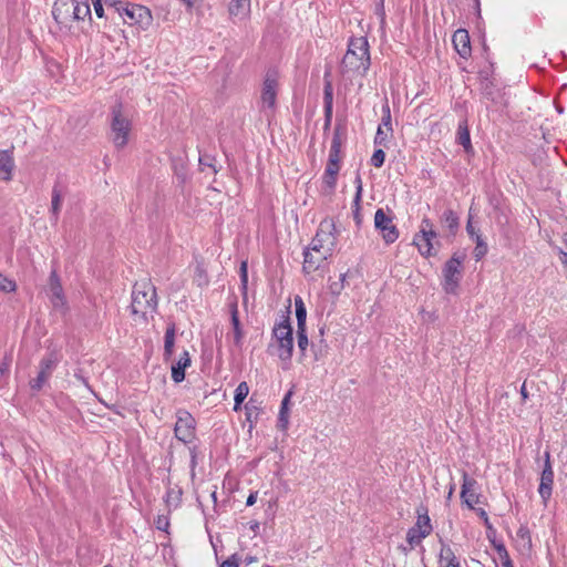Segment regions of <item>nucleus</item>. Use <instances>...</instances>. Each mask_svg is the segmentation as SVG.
<instances>
[{
  "label": "nucleus",
  "instance_id": "nucleus-1",
  "mask_svg": "<svg viewBox=\"0 0 567 567\" xmlns=\"http://www.w3.org/2000/svg\"><path fill=\"white\" fill-rule=\"evenodd\" d=\"M157 310L156 288L150 279L136 281L132 291L131 312L135 320L146 321Z\"/></svg>",
  "mask_w": 567,
  "mask_h": 567
},
{
  "label": "nucleus",
  "instance_id": "nucleus-2",
  "mask_svg": "<svg viewBox=\"0 0 567 567\" xmlns=\"http://www.w3.org/2000/svg\"><path fill=\"white\" fill-rule=\"evenodd\" d=\"M370 68L369 43L365 37L352 38L341 62L342 74L358 72L365 74Z\"/></svg>",
  "mask_w": 567,
  "mask_h": 567
},
{
  "label": "nucleus",
  "instance_id": "nucleus-3",
  "mask_svg": "<svg viewBox=\"0 0 567 567\" xmlns=\"http://www.w3.org/2000/svg\"><path fill=\"white\" fill-rule=\"evenodd\" d=\"M131 128L132 123L123 114L122 103H116L111 110V141L117 150L127 144Z\"/></svg>",
  "mask_w": 567,
  "mask_h": 567
},
{
  "label": "nucleus",
  "instance_id": "nucleus-4",
  "mask_svg": "<svg viewBox=\"0 0 567 567\" xmlns=\"http://www.w3.org/2000/svg\"><path fill=\"white\" fill-rule=\"evenodd\" d=\"M272 338L277 344V355L282 361H290L293 352L292 327L288 317H284L272 329Z\"/></svg>",
  "mask_w": 567,
  "mask_h": 567
},
{
  "label": "nucleus",
  "instance_id": "nucleus-5",
  "mask_svg": "<svg viewBox=\"0 0 567 567\" xmlns=\"http://www.w3.org/2000/svg\"><path fill=\"white\" fill-rule=\"evenodd\" d=\"M465 254L454 252L443 267V289L446 293L455 295L462 279Z\"/></svg>",
  "mask_w": 567,
  "mask_h": 567
},
{
  "label": "nucleus",
  "instance_id": "nucleus-6",
  "mask_svg": "<svg viewBox=\"0 0 567 567\" xmlns=\"http://www.w3.org/2000/svg\"><path fill=\"white\" fill-rule=\"evenodd\" d=\"M114 9L130 25L138 24L142 29H146L152 22L151 11L144 6L115 2Z\"/></svg>",
  "mask_w": 567,
  "mask_h": 567
},
{
  "label": "nucleus",
  "instance_id": "nucleus-7",
  "mask_svg": "<svg viewBox=\"0 0 567 567\" xmlns=\"http://www.w3.org/2000/svg\"><path fill=\"white\" fill-rule=\"evenodd\" d=\"M337 238L334 235V224L332 220L324 219L320 223L316 236L312 238L310 249L316 254L330 256Z\"/></svg>",
  "mask_w": 567,
  "mask_h": 567
},
{
  "label": "nucleus",
  "instance_id": "nucleus-8",
  "mask_svg": "<svg viewBox=\"0 0 567 567\" xmlns=\"http://www.w3.org/2000/svg\"><path fill=\"white\" fill-rule=\"evenodd\" d=\"M59 355L55 352L45 354L39 363V373L37 378L30 380L29 384L32 391L39 392L53 374L58 363Z\"/></svg>",
  "mask_w": 567,
  "mask_h": 567
},
{
  "label": "nucleus",
  "instance_id": "nucleus-9",
  "mask_svg": "<svg viewBox=\"0 0 567 567\" xmlns=\"http://www.w3.org/2000/svg\"><path fill=\"white\" fill-rule=\"evenodd\" d=\"M49 299L55 311L62 315L69 311L68 300L55 269H53L49 276Z\"/></svg>",
  "mask_w": 567,
  "mask_h": 567
},
{
  "label": "nucleus",
  "instance_id": "nucleus-10",
  "mask_svg": "<svg viewBox=\"0 0 567 567\" xmlns=\"http://www.w3.org/2000/svg\"><path fill=\"white\" fill-rule=\"evenodd\" d=\"M437 237L436 231L433 229V224L430 219L424 218L421 223V229L415 234L413 244L417 247L420 254L424 257L434 255L432 252V240Z\"/></svg>",
  "mask_w": 567,
  "mask_h": 567
},
{
  "label": "nucleus",
  "instance_id": "nucleus-11",
  "mask_svg": "<svg viewBox=\"0 0 567 567\" xmlns=\"http://www.w3.org/2000/svg\"><path fill=\"white\" fill-rule=\"evenodd\" d=\"M374 227L386 245L393 244L399 238V229L394 225L392 216L382 208L377 209L374 214Z\"/></svg>",
  "mask_w": 567,
  "mask_h": 567
},
{
  "label": "nucleus",
  "instance_id": "nucleus-12",
  "mask_svg": "<svg viewBox=\"0 0 567 567\" xmlns=\"http://www.w3.org/2000/svg\"><path fill=\"white\" fill-rule=\"evenodd\" d=\"M195 425L196 422L193 415L185 410H179L174 427L176 439L184 443L190 442L195 436Z\"/></svg>",
  "mask_w": 567,
  "mask_h": 567
},
{
  "label": "nucleus",
  "instance_id": "nucleus-13",
  "mask_svg": "<svg viewBox=\"0 0 567 567\" xmlns=\"http://www.w3.org/2000/svg\"><path fill=\"white\" fill-rule=\"evenodd\" d=\"M554 485V471L550 463V453L548 451L545 452V462L544 468L540 474V482L538 486V493L542 497L544 505H547V502L551 497Z\"/></svg>",
  "mask_w": 567,
  "mask_h": 567
},
{
  "label": "nucleus",
  "instance_id": "nucleus-14",
  "mask_svg": "<svg viewBox=\"0 0 567 567\" xmlns=\"http://www.w3.org/2000/svg\"><path fill=\"white\" fill-rule=\"evenodd\" d=\"M73 0H56L52 8V16L55 22L63 27H70L74 21Z\"/></svg>",
  "mask_w": 567,
  "mask_h": 567
},
{
  "label": "nucleus",
  "instance_id": "nucleus-15",
  "mask_svg": "<svg viewBox=\"0 0 567 567\" xmlns=\"http://www.w3.org/2000/svg\"><path fill=\"white\" fill-rule=\"evenodd\" d=\"M277 80L269 73L265 78L261 90V110L272 112L277 100Z\"/></svg>",
  "mask_w": 567,
  "mask_h": 567
},
{
  "label": "nucleus",
  "instance_id": "nucleus-16",
  "mask_svg": "<svg viewBox=\"0 0 567 567\" xmlns=\"http://www.w3.org/2000/svg\"><path fill=\"white\" fill-rule=\"evenodd\" d=\"M453 45L456 52L464 59L471 55V41L470 34L465 29H458L454 32L452 38Z\"/></svg>",
  "mask_w": 567,
  "mask_h": 567
},
{
  "label": "nucleus",
  "instance_id": "nucleus-17",
  "mask_svg": "<svg viewBox=\"0 0 567 567\" xmlns=\"http://www.w3.org/2000/svg\"><path fill=\"white\" fill-rule=\"evenodd\" d=\"M440 543L439 567H461V561L452 547L443 539H440Z\"/></svg>",
  "mask_w": 567,
  "mask_h": 567
},
{
  "label": "nucleus",
  "instance_id": "nucleus-18",
  "mask_svg": "<svg viewBox=\"0 0 567 567\" xmlns=\"http://www.w3.org/2000/svg\"><path fill=\"white\" fill-rule=\"evenodd\" d=\"M475 485H476V481L473 478H470L467 473L464 472L461 498L471 509H474V504H476L478 502V495L473 492V488Z\"/></svg>",
  "mask_w": 567,
  "mask_h": 567
},
{
  "label": "nucleus",
  "instance_id": "nucleus-19",
  "mask_svg": "<svg viewBox=\"0 0 567 567\" xmlns=\"http://www.w3.org/2000/svg\"><path fill=\"white\" fill-rule=\"evenodd\" d=\"M230 322H231V337L234 344L240 349L243 347L244 330L239 321L238 307L236 302L230 305Z\"/></svg>",
  "mask_w": 567,
  "mask_h": 567
},
{
  "label": "nucleus",
  "instance_id": "nucleus-20",
  "mask_svg": "<svg viewBox=\"0 0 567 567\" xmlns=\"http://www.w3.org/2000/svg\"><path fill=\"white\" fill-rule=\"evenodd\" d=\"M190 355L184 350L178 360L172 365V379L175 383H181L185 379V370L190 365Z\"/></svg>",
  "mask_w": 567,
  "mask_h": 567
},
{
  "label": "nucleus",
  "instance_id": "nucleus-21",
  "mask_svg": "<svg viewBox=\"0 0 567 567\" xmlns=\"http://www.w3.org/2000/svg\"><path fill=\"white\" fill-rule=\"evenodd\" d=\"M341 125L334 127L333 137L331 141L328 163L340 164L341 147H342V133Z\"/></svg>",
  "mask_w": 567,
  "mask_h": 567
},
{
  "label": "nucleus",
  "instance_id": "nucleus-22",
  "mask_svg": "<svg viewBox=\"0 0 567 567\" xmlns=\"http://www.w3.org/2000/svg\"><path fill=\"white\" fill-rule=\"evenodd\" d=\"M311 249L308 248L303 252V265L302 269L306 274H311L319 269L321 262L327 259L328 256L323 254H312Z\"/></svg>",
  "mask_w": 567,
  "mask_h": 567
},
{
  "label": "nucleus",
  "instance_id": "nucleus-23",
  "mask_svg": "<svg viewBox=\"0 0 567 567\" xmlns=\"http://www.w3.org/2000/svg\"><path fill=\"white\" fill-rule=\"evenodd\" d=\"M14 161L10 151H0V179L11 181Z\"/></svg>",
  "mask_w": 567,
  "mask_h": 567
},
{
  "label": "nucleus",
  "instance_id": "nucleus-24",
  "mask_svg": "<svg viewBox=\"0 0 567 567\" xmlns=\"http://www.w3.org/2000/svg\"><path fill=\"white\" fill-rule=\"evenodd\" d=\"M228 11L233 17L246 19L250 13V0H230Z\"/></svg>",
  "mask_w": 567,
  "mask_h": 567
},
{
  "label": "nucleus",
  "instance_id": "nucleus-25",
  "mask_svg": "<svg viewBox=\"0 0 567 567\" xmlns=\"http://www.w3.org/2000/svg\"><path fill=\"white\" fill-rule=\"evenodd\" d=\"M456 140H457V143L463 146L464 151L467 154L473 152V146H472L471 136H470V130H468L466 120L458 123Z\"/></svg>",
  "mask_w": 567,
  "mask_h": 567
},
{
  "label": "nucleus",
  "instance_id": "nucleus-26",
  "mask_svg": "<svg viewBox=\"0 0 567 567\" xmlns=\"http://www.w3.org/2000/svg\"><path fill=\"white\" fill-rule=\"evenodd\" d=\"M416 514H417V520H416V524L414 525V527L419 528L420 532H422L429 536L432 532V525H431V519L427 514V508L425 506L421 505L420 507H417Z\"/></svg>",
  "mask_w": 567,
  "mask_h": 567
},
{
  "label": "nucleus",
  "instance_id": "nucleus-27",
  "mask_svg": "<svg viewBox=\"0 0 567 567\" xmlns=\"http://www.w3.org/2000/svg\"><path fill=\"white\" fill-rule=\"evenodd\" d=\"M357 190H355V195H354V199H353V219L357 224V226H361L362 224V216L360 214V202H361V197H362V181H361V177L358 175L357 176Z\"/></svg>",
  "mask_w": 567,
  "mask_h": 567
},
{
  "label": "nucleus",
  "instance_id": "nucleus-28",
  "mask_svg": "<svg viewBox=\"0 0 567 567\" xmlns=\"http://www.w3.org/2000/svg\"><path fill=\"white\" fill-rule=\"evenodd\" d=\"M175 344V324L167 327L164 337V359L167 361L173 355Z\"/></svg>",
  "mask_w": 567,
  "mask_h": 567
},
{
  "label": "nucleus",
  "instance_id": "nucleus-29",
  "mask_svg": "<svg viewBox=\"0 0 567 567\" xmlns=\"http://www.w3.org/2000/svg\"><path fill=\"white\" fill-rule=\"evenodd\" d=\"M62 200H63V196H62L60 188L58 186H54L52 188V200H51V215H52V220L54 223H56L59 219Z\"/></svg>",
  "mask_w": 567,
  "mask_h": 567
},
{
  "label": "nucleus",
  "instance_id": "nucleus-30",
  "mask_svg": "<svg viewBox=\"0 0 567 567\" xmlns=\"http://www.w3.org/2000/svg\"><path fill=\"white\" fill-rule=\"evenodd\" d=\"M443 224L449 228L452 235H455L460 227V217L452 209H447L442 216Z\"/></svg>",
  "mask_w": 567,
  "mask_h": 567
},
{
  "label": "nucleus",
  "instance_id": "nucleus-31",
  "mask_svg": "<svg viewBox=\"0 0 567 567\" xmlns=\"http://www.w3.org/2000/svg\"><path fill=\"white\" fill-rule=\"evenodd\" d=\"M74 21L84 20L86 17H91V9L87 0H73Z\"/></svg>",
  "mask_w": 567,
  "mask_h": 567
},
{
  "label": "nucleus",
  "instance_id": "nucleus-32",
  "mask_svg": "<svg viewBox=\"0 0 567 567\" xmlns=\"http://www.w3.org/2000/svg\"><path fill=\"white\" fill-rule=\"evenodd\" d=\"M323 109L333 110V87L329 80V72L324 74V86H323Z\"/></svg>",
  "mask_w": 567,
  "mask_h": 567
},
{
  "label": "nucleus",
  "instance_id": "nucleus-33",
  "mask_svg": "<svg viewBox=\"0 0 567 567\" xmlns=\"http://www.w3.org/2000/svg\"><path fill=\"white\" fill-rule=\"evenodd\" d=\"M248 393H249V386H248L247 382H245V381L240 382L235 390L234 411H239L241 409V404L245 401V399L247 398Z\"/></svg>",
  "mask_w": 567,
  "mask_h": 567
},
{
  "label": "nucleus",
  "instance_id": "nucleus-34",
  "mask_svg": "<svg viewBox=\"0 0 567 567\" xmlns=\"http://www.w3.org/2000/svg\"><path fill=\"white\" fill-rule=\"evenodd\" d=\"M295 307L297 317V329L302 330V328H306L307 309L300 297L296 298Z\"/></svg>",
  "mask_w": 567,
  "mask_h": 567
},
{
  "label": "nucleus",
  "instance_id": "nucleus-35",
  "mask_svg": "<svg viewBox=\"0 0 567 567\" xmlns=\"http://www.w3.org/2000/svg\"><path fill=\"white\" fill-rule=\"evenodd\" d=\"M245 411L246 419L250 424L257 422L260 409L257 406L256 401L252 398H250L249 401L246 403Z\"/></svg>",
  "mask_w": 567,
  "mask_h": 567
},
{
  "label": "nucleus",
  "instance_id": "nucleus-36",
  "mask_svg": "<svg viewBox=\"0 0 567 567\" xmlns=\"http://www.w3.org/2000/svg\"><path fill=\"white\" fill-rule=\"evenodd\" d=\"M494 546L501 560L502 567H514L505 545L503 543H499L495 544Z\"/></svg>",
  "mask_w": 567,
  "mask_h": 567
},
{
  "label": "nucleus",
  "instance_id": "nucleus-37",
  "mask_svg": "<svg viewBox=\"0 0 567 567\" xmlns=\"http://www.w3.org/2000/svg\"><path fill=\"white\" fill-rule=\"evenodd\" d=\"M517 540L520 543V545L526 548H532V537L529 529L526 526H520L516 533Z\"/></svg>",
  "mask_w": 567,
  "mask_h": 567
},
{
  "label": "nucleus",
  "instance_id": "nucleus-38",
  "mask_svg": "<svg viewBox=\"0 0 567 567\" xmlns=\"http://www.w3.org/2000/svg\"><path fill=\"white\" fill-rule=\"evenodd\" d=\"M426 536V534L420 532L419 528H415L413 526L406 533V540L413 547L419 545L422 542V539L425 538Z\"/></svg>",
  "mask_w": 567,
  "mask_h": 567
},
{
  "label": "nucleus",
  "instance_id": "nucleus-39",
  "mask_svg": "<svg viewBox=\"0 0 567 567\" xmlns=\"http://www.w3.org/2000/svg\"><path fill=\"white\" fill-rule=\"evenodd\" d=\"M475 244L474 257L476 260H481L487 254V244L481 235H476Z\"/></svg>",
  "mask_w": 567,
  "mask_h": 567
},
{
  "label": "nucleus",
  "instance_id": "nucleus-40",
  "mask_svg": "<svg viewBox=\"0 0 567 567\" xmlns=\"http://www.w3.org/2000/svg\"><path fill=\"white\" fill-rule=\"evenodd\" d=\"M11 362H12L11 354H6L2 359V361L0 362V384L4 383V381L9 374V371H10Z\"/></svg>",
  "mask_w": 567,
  "mask_h": 567
},
{
  "label": "nucleus",
  "instance_id": "nucleus-41",
  "mask_svg": "<svg viewBox=\"0 0 567 567\" xmlns=\"http://www.w3.org/2000/svg\"><path fill=\"white\" fill-rule=\"evenodd\" d=\"M297 338H298V348L301 352V355H305L307 347L309 346V340H308L306 328H302V330L297 329Z\"/></svg>",
  "mask_w": 567,
  "mask_h": 567
},
{
  "label": "nucleus",
  "instance_id": "nucleus-42",
  "mask_svg": "<svg viewBox=\"0 0 567 567\" xmlns=\"http://www.w3.org/2000/svg\"><path fill=\"white\" fill-rule=\"evenodd\" d=\"M382 127H386V131L392 133L393 128H392V124H391V111H390V106L388 103H385L383 106H382V122L381 124Z\"/></svg>",
  "mask_w": 567,
  "mask_h": 567
},
{
  "label": "nucleus",
  "instance_id": "nucleus-43",
  "mask_svg": "<svg viewBox=\"0 0 567 567\" xmlns=\"http://www.w3.org/2000/svg\"><path fill=\"white\" fill-rule=\"evenodd\" d=\"M17 284L0 272V290L4 292L16 291Z\"/></svg>",
  "mask_w": 567,
  "mask_h": 567
},
{
  "label": "nucleus",
  "instance_id": "nucleus-44",
  "mask_svg": "<svg viewBox=\"0 0 567 567\" xmlns=\"http://www.w3.org/2000/svg\"><path fill=\"white\" fill-rule=\"evenodd\" d=\"M385 161V153L383 150L378 148L373 152L371 157V165H373L377 168H380Z\"/></svg>",
  "mask_w": 567,
  "mask_h": 567
},
{
  "label": "nucleus",
  "instance_id": "nucleus-45",
  "mask_svg": "<svg viewBox=\"0 0 567 567\" xmlns=\"http://www.w3.org/2000/svg\"><path fill=\"white\" fill-rule=\"evenodd\" d=\"M388 131H383L382 125H379L375 136H374V144L375 145H386L388 142Z\"/></svg>",
  "mask_w": 567,
  "mask_h": 567
},
{
  "label": "nucleus",
  "instance_id": "nucleus-46",
  "mask_svg": "<svg viewBox=\"0 0 567 567\" xmlns=\"http://www.w3.org/2000/svg\"><path fill=\"white\" fill-rule=\"evenodd\" d=\"M156 528L159 530H166L169 526L168 518L164 515H159L155 520Z\"/></svg>",
  "mask_w": 567,
  "mask_h": 567
},
{
  "label": "nucleus",
  "instance_id": "nucleus-47",
  "mask_svg": "<svg viewBox=\"0 0 567 567\" xmlns=\"http://www.w3.org/2000/svg\"><path fill=\"white\" fill-rule=\"evenodd\" d=\"M322 181H323V184L326 185V187L329 188L330 190H332L337 184V176L326 175V173H324Z\"/></svg>",
  "mask_w": 567,
  "mask_h": 567
},
{
  "label": "nucleus",
  "instance_id": "nucleus-48",
  "mask_svg": "<svg viewBox=\"0 0 567 567\" xmlns=\"http://www.w3.org/2000/svg\"><path fill=\"white\" fill-rule=\"evenodd\" d=\"M179 496H181V491L168 489L166 493V503L168 505H171V502L175 501L177 504L179 501Z\"/></svg>",
  "mask_w": 567,
  "mask_h": 567
},
{
  "label": "nucleus",
  "instance_id": "nucleus-49",
  "mask_svg": "<svg viewBox=\"0 0 567 567\" xmlns=\"http://www.w3.org/2000/svg\"><path fill=\"white\" fill-rule=\"evenodd\" d=\"M239 557L237 554L231 555L228 557L220 567H238Z\"/></svg>",
  "mask_w": 567,
  "mask_h": 567
},
{
  "label": "nucleus",
  "instance_id": "nucleus-50",
  "mask_svg": "<svg viewBox=\"0 0 567 567\" xmlns=\"http://www.w3.org/2000/svg\"><path fill=\"white\" fill-rule=\"evenodd\" d=\"M339 169H340V164H333V162L327 163L324 173H326V175L338 176Z\"/></svg>",
  "mask_w": 567,
  "mask_h": 567
},
{
  "label": "nucleus",
  "instance_id": "nucleus-51",
  "mask_svg": "<svg viewBox=\"0 0 567 567\" xmlns=\"http://www.w3.org/2000/svg\"><path fill=\"white\" fill-rule=\"evenodd\" d=\"M240 280L243 284V287L246 288L248 282V272H247V262L243 261L240 265Z\"/></svg>",
  "mask_w": 567,
  "mask_h": 567
},
{
  "label": "nucleus",
  "instance_id": "nucleus-52",
  "mask_svg": "<svg viewBox=\"0 0 567 567\" xmlns=\"http://www.w3.org/2000/svg\"><path fill=\"white\" fill-rule=\"evenodd\" d=\"M466 231H467L468 236H470L473 240H475V239H476V235H480V234L476 231V229L474 228V226H473V223H472V216H471V215L468 216V220H467V223H466Z\"/></svg>",
  "mask_w": 567,
  "mask_h": 567
},
{
  "label": "nucleus",
  "instance_id": "nucleus-53",
  "mask_svg": "<svg viewBox=\"0 0 567 567\" xmlns=\"http://www.w3.org/2000/svg\"><path fill=\"white\" fill-rule=\"evenodd\" d=\"M92 4H93L94 11H95V14L99 18H102L104 16L102 0H92Z\"/></svg>",
  "mask_w": 567,
  "mask_h": 567
},
{
  "label": "nucleus",
  "instance_id": "nucleus-54",
  "mask_svg": "<svg viewBox=\"0 0 567 567\" xmlns=\"http://www.w3.org/2000/svg\"><path fill=\"white\" fill-rule=\"evenodd\" d=\"M332 112H333V110H324V124H323L324 131H328L330 128L331 121H332Z\"/></svg>",
  "mask_w": 567,
  "mask_h": 567
},
{
  "label": "nucleus",
  "instance_id": "nucleus-55",
  "mask_svg": "<svg viewBox=\"0 0 567 567\" xmlns=\"http://www.w3.org/2000/svg\"><path fill=\"white\" fill-rule=\"evenodd\" d=\"M291 392L289 391L281 401L280 412L288 413V403L290 401Z\"/></svg>",
  "mask_w": 567,
  "mask_h": 567
},
{
  "label": "nucleus",
  "instance_id": "nucleus-56",
  "mask_svg": "<svg viewBox=\"0 0 567 567\" xmlns=\"http://www.w3.org/2000/svg\"><path fill=\"white\" fill-rule=\"evenodd\" d=\"M278 422H279L280 427L286 429L288 425V413L279 412Z\"/></svg>",
  "mask_w": 567,
  "mask_h": 567
},
{
  "label": "nucleus",
  "instance_id": "nucleus-57",
  "mask_svg": "<svg viewBox=\"0 0 567 567\" xmlns=\"http://www.w3.org/2000/svg\"><path fill=\"white\" fill-rule=\"evenodd\" d=\"M196 458H197L196 449L193 447V449H190V467H192L193 471H194V468L197 465Z\"/></svg>",
  "mask_w": 567,
  "mask_h": 567
},
{
  "label": "nucleus",
  "instance_id": "nucleus-58",
  "mask_svg": "<svg viewBox=\"0 0 567 567\" xmlns=\"http://www.w3.org/2000/svg\"><path fill=\"white\" fill-rule=\"evenodd\" d=\"M256 499H257V492L250 493L249 496L247 497L246 505L252 506L256 503Z\"/></svg>",
  "mask_w": 567,
  "mask_h": 567
},
{
  "label": "nucleus",
  "instance_id": "nucleus-59",
  "mask_svg": "<svg viewBox=\"0 0 567 567\" xmlns=\"http://www.w3.org/2000/svg\"><path fill=\"white\" fill-rule=\"evenodd\" d=\"M377 13L382 18V20L384 19V0H380V3L377 7Z\"/></svg>",
  "mask_w": 567,
  "mask_h": 567
},
{
  "label": "nucleus",
  "instance_id": "nucleus-60",
  "mask_svg": "<svg viewBox=\"0 0 567 567\" xmlns=\"http://www.w3.org/2000/svg\"><path fill=\"white\" fill-rule=\"evenodd\" d=\"M558 254L561 264L567 268V252L559 248Z\"/></svg>",
  "mask_w": 567,
  "mask_h": 567
},
{
  "label": "nucleus",
  "instance_id": "nucleus-61",
  "mask_svg": "<svg viewBox=\"0 0 567 567\" xmlns=\"http://www.w3.org/2000/svg\"><path fill=\"white\" fill-rule=\"evenodd\" d=\"M477 513H478L480 517L484 519L485 524L488 525V515H487V513L483 508H478Z\"/></svg>",
  "mask_w": 567,
  "mask_h": 567
},
{
  "label": "nucleus",
  "instance_id": "nucleus-62",
  "mask_svg": "<svg viewBox=\"0 0 567 567\" xmlns=\"http://www.w3.org/2000/svg\"><path fill=\"white\" fill-rule=\"evenodd\" d=\"M249 528L255 533L257 534L258 530H259V523L254 520V522H250L249 523Z\"/></svg>",
  "mask_w": 567,
  "mask_h": 567
},
{
  "label": "nucleus",
  "instance_id": "nucleus-63",
  "mask_svg": "<svg viewBox=\"0 0 567 567\" xmlns=\"http://www.w3.org/2000/svg\"><path fill=\"white\" fill-rule=\"evenodd\" d=\"M484 94H485V96H486L487 99H489V100L494 101V96L492 95L491 90H488V84H486V85L484 86Z\"/></svg>",
  "mask_w": 567,
  "mask_h": 567
},
{
  "label": "nucleus",
  "instance_id": "nucleus-64",
  "mask_svg": "<svg viewBox=\"0 0 567 567\" xmlns=\"http://www.w3.org/2000/svg\"><path fill=\"white\" fill-rule=\"evenodd\" d=\"M256 560H257V558L255 556H246L244 559V563L246 565H250V564L255 563Z\"/></svg>",
  "mask_w": 567,
  "mask_h": 567
}]
</instances>
